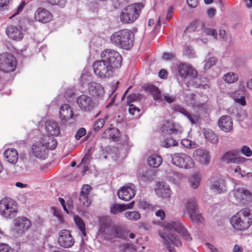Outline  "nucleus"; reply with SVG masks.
I'll return each instance as SVG.
<instances>
[{
	"label": "nucleus",
	"mask_w": 252,
	"mask_h": 252,
	"mask_svg": "<svg viewBox=\"0 0 252 252\" xmlns=\"http://www.w3.org/2000/svg\"><path fill=\"white\" fill-rule=\"evenodd\" d=\"M176 233L181 234L187 241H190L192 238L180 220L172 221L164 224L163 231H159L158 235L162 239L163 245L170 252H176L170 244L176 247L182 245L181 241Z\"/></svg>",
	"instance_id": "nucleus-1"
},
{
	"label": "nucleus",
	"mask_w": 252,
	"mask_h": 252,
	"mask_svg": "<svg viewBox=\"0 0 252 252\" xmlns=\"http://www.w3.org/2000/svg\"><path fill=\"white\" fill-rule=\"evenodd\" d=\"M232 227L238 231H244L252 224V211L246 208L233 216L230 220Z\"/></svg>",
	"instance_id": "nucleus-2"
},
{
	"label": "nucleus",
	"mask_w": 252,
	"mask_h": 252,
	"mask_svg": "<svg viewBox=\"0 0 252 252\" xmlns=\"http://www.w3.org/2000/svg\"><path fill=\"white\" fill-rule=\"evenodd\" d=\"M110 40L116 46L127 50L133 45V34L130 30L125 29L114 32Z\"/></svg>",
	"instance_id": "nucleus-3"
},
{
	"label": "nucleus",
	"mask_w": 252,
	"mask_h": 252,
	"mask_svg": "<svg viewBox=\"0 0 252 252\" xmlns=\"http://www.w3.org/2000/svg\"><path fill=\"white\" fill-rule=\"evenodd\" d=\"M113 220L109 216H102L99 218V229L97 235L104 240H109L113 238Z\"/></svg>",
	"instance_id": "nucleus-4"
},
{
	"label": "nucleus",
	"mask_w": 252,
	"mask_h": 252,
	"mask_svg": "<svg viewBox=\"0 0 252 252\" xmlns=\"http://www.w3.org/2000/svg\"><path fill=\"white\" fill-rule=\"evenodd\" d=\"M142 5L139 3H134L127 6L122 9L120 18L124 24H130L134 22L139 16Z\"/></svg>",
	"instance_id": "nucleus-5"
},
{
	"label": "nucleus",
	"mask_w": 252,
	"mask_h": 252,
	"mask_svg": "<svg viewBox=\"0 0 252 252\" xmlns=\"http://www.w3.org/2000/svg\"><path fill=\"white\" fill-rule=\"evenodd\" d=\"M101 58L106 61L114 71L121 66L122 58L118 52L108 49L104 50L101 52Z\"/></svg>",
	"instance_id": "nucleus-6"
},
{
	"label": "nucleus",
	"mask_w": 252,
	"mask_h": 252,
	"mask_svg": "<svg viewBox=\"0 0 252 252\" xmlns=\"http://www.w3.org/2000/svg\"><path fill=\"white\" fill-rule=\"evenodd\" d=\"M93 69L95 74L101 78L110 77L114 71L104 59L95 61Z\"/></svg>",
	"instance_id": "nucleus-7"
},
{
	"label": "nucleus",
	"mask_w": 252,
	"mask_h": 252,
	"mask_svg": "<svg viewBox=\"0 0 252 252\" xmlns=\"http://www.w3.org/2000/svg\"><path fill=\"white\" fill-rule=\"evenodd\" d=\"M172 163L180 168L186 169L190 168L193 166L192 159L188 155L184 153H176L171 156Z\"/></svg>",
	"instance_id": "nucleus-8"
},
{
	"label": "nucleus",
	"mask_w": 252,
	"mask_h": 252,
	"mask_svg": "<svg viewBox=\"0 0 252 252\" xmlns=\"http://www.w3.org/2000/svg\"><path fill=\"white\" fill-rule=\"evenodd\" d=\"M0 69L4 72L13 71L16 66L15 58L11 54L2 56L0 58Z\"/></svg>",
	"instance_id": "nucleus-9"
},
{
	"label": "nucleus",
	"mask_w": 252,
	"mask_h": 252,
	"mask_svg": "<svg viewBox=\"0 0 252 252\" xmlns=\"http://www.w3.org/2000/svg\"><path fill=\"white\" fill-rule=\"evenodd\" d=\"M187 214L190 220L193 223L198 225L204 224L205 220L200 212L197 206H187L184 211V215Z\"/></svg>",
	"instance_id": "nucleus-10"
},
{
	"label": "nucleus",
	"mask_w": 252,
	"mask_h": 252,
	"mask_svg": "<svg viewBox=\"0 0 252 252\" xmlns=\"http://www.w3.org/2000/svg\"><path fill=\"white\" fill-rule=\"evenodd\" d=\"M32 152L35 157L40 159H45L48 157V149L46 144H44L41 139L32 146Z\"/></svg>",
	"instance_id": "nucleus-11"
},
{
	"label": "nucleus",
	"mask_w": 252,
	"mask_h": 252,
	"mask_svg": "<svg viewBox=\"0 0 252 252\" xmlns=\"http://www.w3.org/2000/svg\"><path fill=\"white\" fill-rule=\"evenodd\" d=\"M232 192L236 200L240 203L245 204L249 202L251 199V192L244 187H236Z\"/></svg>",
	"instance_id": "nucleus-12"
},
{
	"label": "nucleus",
	"mask_w": 252,
	"mask_h": 252,
	"mask_svg": "<svg viewBox=\"0 0 252 252\" xmlns=\"http://www.w3.org/2000/svg\"><path fill=\"white\" fill-rule=\"evenodd\" d=\"M59 234L58 243L60 246L67 248L73 245L74 240L69 230H62L59 232Z\"/></svg>",
	"instance_id": "nucleus-13"
},
{
	"label": "nucleus",
	"mask_w": 252,
	"mask_h": 252,
	"mask_svg": "<svg viewBox=\"0 0 252 252\" xmlns=\"http://www.w3.org/2000/svg\"><path fill=\"white\" fill-rule=\"evenodd\" d=\"M118 195L122 200H130L135 195V187L133 184H127L118 190Z\"/></svg>",
	"instance_id": "nucleus-14"
},
{
	"label": "nucleus",
	"mask_w": 252,
	"mask_h": 252,
	"mask_svg": "<svg viewBox=\"0 0 252 252\" xmlns=\"http://www.w3.org/2000/svg\"><path fill=\"white\" fill-rule=\"evenodd\" d=\"M77 103L80 108L85 111H91L97 106L90 96L85 94L78 97Z\"/></svg>",
	"instance_id": "nucleus-15"
},
{
	"label": "nucleus",
	"mask_w": 252,
	"mask_h": 252,
	"mask_svg": "<svg viewBox=\"0 0 252 252\" xmlns=\"http://www.w3.org/2000/svg\"><path fill=\"white\" fill-rule=\"evenodd\" d=\"M179 75L183 78L196 80L197 71L191 67L186 64L180 63L178 66Z\"/></svg>",
	"instance_id": "nucleus-16"
},
{
	"label": "nucleus",
	"mask_w": 252,
	"mask_h": 252,
	"mask_svg": "<svg viewBox=\"0 0 252 252\" xmlns=\"http://www.w3.org/2000/svg\"><path fill=\"white\" fill-rule=\"evenodd\" d=\"M31 225V222L30 220L24 217L18 218L14 221L15 229L19 235L28 230Z\"/></svg>",
	"instance_id": "nucleus-17"
},
{
	"label": "nucleus",
	"mask_w": 252,
	"mask_h": 252,
	"mask_svg": "<svg viewBox=\"0 0 252 252\" xmlns=\"http://www.w3.org/2000/svg\"><path fill=\"white\" fill-rule=\"evenodd\" d=\"M34 18L38 22L46 23L50 22L52 19L51 13L44 8H38L34 13Z\"/></svg>",
	"instance_id": "nucleus-18"
},
{
	"label": "nucleus",
	"mask_w": 252,
	"mask_h": 252,
	"mask_svg": "<svg viewBox=\"0 0 252 252\" xmlns=\"http://www.w3.org/2000/svg\"><path fill=\"white\" fill-rule=\"evenodd\" d=\"M155 191L156 194L162 198H169L171 195V189L169 186L164 182H158L156 184Z\"/></svg>",
	"instance_id": "nucleus-19"
},
{
	"label": "nucleus",
	"mask_w": 252,
	"mask_h": 252,
	"mask_svg": "<svg viewBox=\"0 0 252 252\" xmlns=\"http://www.w3.org/2000/svg\"><path fill=\"white\" fill-rule=\"evenodd\" d=\"M7 35L13 40H18L22 39L23 34L21 27L9 26L6 30Z\"/></svg>",
	"instance_id": "nucleus-20"
},
{
	"label": "nucleus",
	"mask_w": 252,
	"mask_h": 252,
	"mask_svg": "<svg viewBox=\"0 0 252 252\" xmlns=\"http://www.w3.org/2000/svg\"><path fill=\"white\" fill-rule=\"evenodd\" d=\"M195 159L201 164H208L210 162L209 152L204 149H197L193 153Z\"/></svg>",
	"instance_id": "nucleus-21"
},
{
	"label": "nucleus",
	"mask_w": 252,
	"mask_h": 252,
	"mask_svg": "<svg viewBox=\"0 0 252 252\" xmlns=\"http://www.w3.org/2000/svg\"><path fill=\"white\" fill-rule=\"evenodd\" d=\"M240 84L241 87L234 92L233 95L234 100L236 103L242 106H245L246 105V101L245 94L246 90L244 83L240 82Z\"/></svg>",
	"instance_id": "nucleus-22"
},
{
	"label": "nucleus",
	"mask_w": 252,
	"mask_h": 252,
	"mask_svg": "<svg viewBox=\"0 0 252 252\" xmlns=\"http://www.w3.org/2000/svg\"><path fill=\"white\" fill-rule=\"evenodd\" d=\"M218 125L222 131L226 132H229L232 129V120L229 116H222L218 121Z\"/></svg>",
	"instance_id": "nucleus-23"
},
{
	"label": "nucleus",
	"mask_w": 252,
	"mask_h": 252,
	"mask_svg": "<svg viewBox=\"0 0 252 252\" xmlns=\"http://www.w3.org/2000/svg\"><path fill=\"white\" fill-rule=\"evenodd\" d=\"M92 189V187L88 185H84L80 192L79 201L80 205H91L92 200L89 197V193Z\"/></svg>",
	"instance_id": "nucleus-24"
},
{
	"label": "nucleus",
	"mask_w": 252,
	"mask_h": 252,
	"mask_svg": "<svg viewBox=\"0 0 252 252\" xmlns=\"http://www.w3.org/2000/svg\"><path fill=\"white\" fill-rule=\"evenodd\" d=\"M174 110L175 112L180 113L186 116L192 124H196L198 122L199 120L198 116L191 114L180 105H175L174 107Z\"/></svg>",
	"instance_id": "nucleus-25"
},
{
	"label": "nucleus",
	"mask_w": 252,
	"mask_h": 252,
	"mask_svg": "<svg viewBox=\"0 0 252 252\" xmlns=\"http://www.w3.org/2000/svg\"><path fill=\"white\" fill-rule=\"evenodd\" d=\"M174 110L175 112L180 113L186 116L192 124H196L198 122L199 120L198 116L191 114L180 105H175L174 107Z\"/></svg>",
	"instance_id": "nucleus-26"
},
{
	"label": "nucleus",
	"mask_w": 252,
	"mask_h": 252,
	"mask_svg": "<svg viewBox=\"0 0 252 252\" xmlns=\"http://www.w3.org/2000/svg\"><path fill=\"white\" fill-rule=\"evenodd\" d=\"M174 110L175 112L180 113L186 116L192 124H196L198 122L199 120L198 116L191 114L180 105H175L174 107Z\"/></svg>",
	"instance_id": "nucleus-27"
},
{
	"label": "nucleus",
	"mask_w": 252,
	"mask_h": 252,
	"mask_svg": "<svg viewBox=\"0 0 252 252\" xmlns=\"http://www.w3.org/2000/svg\"><path fill=\"white\" fill-rule=\"evenodd\" d=\"M174 110L175 112L180 113L186 116L192 124H196L198 122L199 120L198 116L191 114L180 105H175L174 107Z\"/></svg>",
	"instance_id": "nucleus-28"
},
{
	"label": "nucleus",
	"mask_w": 252,
	"mask_h": 252,
	"mask_svg": "<svg viewBox=\"0 0 252 252\" xmlns=\"http://www.w3.org/2000/svg\"><path fill=\"white\" fill-rule=\"evenodd\" d=\"M0 206V214L6 218H13L17 214V206Z\"/></svg>",
	"instance_id": "nucleus-29"
},
{
	"label": "nucleus",
	"mask_w": 252,
	"mask_h": 252,
	"mask_svg": "<svg viewBox=\"0 0 252 252\" xmlns=\"http://www.w3.org/2000/svg\"><path fill=\"white\" fill-rule=\"evenodd\" d=\"M45 126L46 131L51 135L56 136L60 133V127L58 123L55 121H47Z\"/></svg>",
	"instance_id": "nucleus-30"
},
{
	"label": "nucleus",
	"mask_w": 252,
	"mask_h": 252,
	"mask_svg": "<svg viewBox=\"0 0 252 252\" xmlns=\"http://www.w3.org/2000/svg\"><path fill=\"white\" fill-rule=\"evenodd\" d=\"M59 115L62 121H66L72 118L73 111L68 104H64L60 107Z\"/></svg>",
	"instance_id": "nucleus-31"
},
{
	"label": "nucleus",
	"mask_w": 252,
	"mask_h": 252,
	"mask_svg": "<svg viewBox=\"0 0 252 252\" xmlns=\"http://www.w3.org/2000/svg\"><path fill=\"white\" fill-rule=\"evenodd\" d=\"M145 91L150 93L154 99L157 101H162V95L159 89L155 85H147L144 87Z\"/></svg>",
	"instance_id": "nucleus-32"
},
{
	"label": "nucleus",
	"mask_w": 252,
	"mask_h": 252,
	"mask_svg": "<svg viewBox=\"0 0 252 252\" xmlns=\"http://www.w3.org/2000/svg\"><path fill=\"white\" fill-rule=\"evenodd\" d=\"M3 155L5 159L12 164L16 163L18 159V152L16 149L13 148L6 150Z\"/></svg>",
	"instance_id": "nucleus-33"
},
{
	"label": "nucleus",
	"mask_w": 252,
	"mask_h": 252,
	"mask_svg": "<svg viewBox=\"0 0 252 252\" xmlns=\"http://www.w3.org/2000/svg\"><path fill=\"white\" fill-rule=\"evenodd\" d=\"M89 91L90 94L94 96H100L104 92L102 86L95 83H92L89 85Z\"/></svg>",
	"instance_id": "nucleus-34"
},
{
	"label": "nucleus",
	"mask_w": 252,
	"mask_h": 252,
	"mask_svg": "<svg viewBox=\"0 0 252 252\" xmlns=\"http://www.w3.org/2000/svg\"><path fill=\"white\" fill-rule=\"evenodd\" d=\"M211 189L217 193L223 192L226 190L224 181L221 179H218L212 184Z\"/></svg>",
	"instance_id": "nucleus-35"
},
{
	"label": "nucleus",
	"mask_w": 252,
	"mask_h": 252,
	"mask_svg": "<svg viewBox=\"0 0 252 252\" xmlns=\"http://www.w3.org/2000/svg\"><path fill=\"white\" fill-rule=\"evenodd\" d=\"M222 160L227 163H239L241 162L240 158L236 157L231 152L226 153L222 158Z\"/></svg>",
	"instance_id": "nucleus-36"
},
{
	"label": "nucleus",
	"mask_w": 252,
	"mask_h": 252,
	"mask_svg": "<svg viewBox=\"0 0 252 252\" xmlns=\"http://www.w3.org/2000/svg\"><path fill=\"white\" fill-rule=\"evenodd\" d=\"M162 162V158L158 155H152L148 159V163L150 166L153 168L158 167Z\"/></svg>",
	"instance_id": "nucleus-37"
},
{
	"label": "nucleus",
	"mask_w": 252,
	"mask_h": 252,
	"mask_svg": "<svg viewBox=\"0 0 252 252\" xmlns=\"http://www.w3.org/2000/svg\"><path fill=\"white\" fill-rule=\"evenodd\" d=\"M204 135L206 140L213 144H217L218 142V137L214 132L210 129H204Z\"/></svg>",
	"instance_id": "nucleus-38"
},
{
	"label": "nucleus",
	"mask_w": 252,
	"mask_h": 252,
	"mask_svg": "<svg viewBox=\"0 0 252 252\" xmlns=\"http://www.w3.org/2000/svg\"><path fill=\"white\" fill-rule=\"evenodd\" d=\"M74 221L81 232L82 236L85 237L86 236V226L83 220L79 217L76 216L74 217Z\"/></svg>",
	"instance_id": "nucleus-39"
},
{
	"label": "nucleus",
	"mask_w": 252,
	"mask_h": 252,
	"mask_svg": "<svg viewBox=\"0 0 252 252\" xmlns=\"http://www.w3.org/2000/svg\"><path fill=\"white\" fill-rule=\"evenodd\" d=\"M183 177L182 174L175 171H171L168 173V180L173 184H178L180 179Z\"/></svg>",
	"instance_id": "nucleus-40"
},
{
	"label": "nucleus",
	"mask_w": 252,
	"mask_h": 252,
	"mask_svg": "<svg viewBox=\"0 0 252 252\" xmlns=\"http://www.w3.org/2000/svg\"><path fill=\"white\" fill-rule=\"evenodd\" d=\"M41 140L44 144H46L48 149L53 150L57 145V142L53 137L45 136L44 138H42Z\"/></svg>",
	"instance_id": "nucleus-41"
},
{
	"label": "nucleus",
	"mask_w": 252,
	"mask_h": 252,
	"mask_svg": "<svg viewBox=\"0 0 252 252\" xmlns=\"http://www.w3.org/2000/svg\"><path fill=\"white\" fill-rule=\"evenodd\" d=\"M113 238H124L125 236V228L122 226L113 225Z\"/></svg>",
	"instance_id": "nucleus-42"
},
{
	"label": "nucleus",
	"mask_w": 252,
	"mask_h": 252,
	"mask_svg": "<svg viewBox=\"0 0 252 252\" xmlns=\"http://www.w3.org/2000/svg\"><path fill=\"white\" fill-rule=\"evenodd\" d=\"M201 180L200 176L198 174L192 175L189 179L190 186L194 189H196L199 185Z\"/></svg>",
	"instance_id": "nucleus-43"
},
{
	"label": "nucleus",
	"mask_w": 252,
	"mask_h": 252,
	"mask_svg": "<svg viewBox=\"0 0 252 252\" xmlns=\"http://www.w3.org/2000/svg\"><path fill=\"white\" fill-rule=\"evenodd\" d=\"M172 123L168 121H165L161 125L160 130L165 135L171 134Z\"/></svg>",
	"instance_id": "nucleus-44"
},
{
	"label": "nucleus",
	"mask_w": 252,
	"mask_h": 252,
	"mask_svg": "<svg viewBox=\"0 0 252 252\" xmlns=\"http://www.w3.org/2000/svg\"><path fill=\"white\" fill-rule=\"evenodd\" d=\"M132 206H112L110 208V211L112 214H116L122 212L125 210L132 208Z\"/></svg>",
	"instance_id": "nucleus-45"
},
{
	"label": "nucleus",
	"mask_w": 252,
	"mask_h": 252,
	"mask_svg": "<svg viewBox=\"0 0 252 252\" xmlns=\"http://www.w3.org/2000/svg\"><path fill=\"white\" fill-rule=\"evenodd\" d=\"M238 79V76L233 72H229L223 76V80L228 83H233Z\"/></svg>",
	"instance_id": "nucleus-46"
},
{
	"label": "nucleus",
	"mask_w": 252,
	"mask_h": 252,
	"mask_svg": "<svg viewBox=\"0 0 252 252\" xmlns=\"http://www.w3.org/2000/svg\"><path fill=\"white\" fill-rule=\"evenodd\" d=\"M125 217L131 220H137L140 218V214L137 211H128L125 213Z\"/></svg>",
	"instance_id": "nucleus-47"
},
{
	"label": "nucleus",
	"mask_w": 252,
	"mask_h": 252,
	"mask_svg": "<svg viewBox=\"0 0 252 252\" xmlns=\"http://www.w3.org/2000/svg\"><path fill=\"white\" fill-rule=\"evenodd\" d=\"M161 144L163 147L169 148L171 146H176L178 144V142L173 138L169 137L164 139Z\"/></svg>",
	"instance_id": "nucleus-48"
},
{
	"label": "nucleus",
	"mask_w": 252,
	"mask_h": 252,
	"mask_svg": "<svg viewBox=\"0 0 252 252\" xmlns=\"http://www.w3.org/2000/svg\"><path fill=\"white\" fill-rule=\"evenodd\" d=\"M105 121L103 119H99L94 124V129L95 131H98L102 128L104 125Z\"/></svg>",
	"instance_id": "nucleus-49"
},
{
	"label": "nucleus",
	"mask_w": 252,
	"mask_h": 252,
	"mask_svg": "<svg viewBox=\"0 0 252 252\" xmlns=\"http://www.w3.org/2000/svg\"><path fill=\"white\" fill-rule=\"evenodd\" d=\"M171 134H180L183 132L182 127L179 125L172 124L171 129Z\"/></svg>",
	"instance_id": "nucleus-50"
},
{
	"label": "nucleus",
	"mask_w": 252,
	"mask_h": 252,
	"mask_svg": "<svg viewBox=\"0 0 252 252\" xmlns=\"http://www.w3.org/2000/svg\"><path fill=\"white\" fill-rule=\"evenodd\" d=\"M236 116L238 120L243 121L247 117V114L246 110H240L239 111L238 110H237Z\"/></svg>",
	"instance_id": "nucleus-51"
},
{
	"label": "nucleus",
	"mask_w": 252,
	"mask_h": 252,
	"mask_svg": "<svg viewBox=\"0 0 252 252\" xmlns=\"http://www.w3.org/2000/svg\"><path fill=\"white\" fill-rule=\"evenodd\" d=\"M216 59L214 57L210 58L204 64V69H209L211 66L216 64Z\"/></svg>",
	"instance_id": "nucleus-52"
},
{
	"label": "nucleus",
	"mask_w": 252,
	"mask_h": 252,
	"mask_svg": "<svg viewBox=\"0 0 252 252\" xmlns=\"http://www.w3.org/2000/svg\"><path fill=\"white\" fill-rule=\"evenodd\" d=\"M91 149H90L87 153H86L84 157V158H82L81 160V163L85 164V166H86V164H88V163L90 162L91 158Z\"/></svg>",
	"instance_id": "nucleus-53"
},
{
	"label": "nucleus",
	"mask_w": 252,
	"mask_h": 252,
	"mask_svg": "<svg viewBox=\"0 0 252 252\" xmlns=\"http://www.w3.org/2000/svg\"><path fill=\"white\" fill-rule=\"evenodd\" d=\"M204 32L207 35L212 36L215 39H217L218 33L215 29L210 28L204 29Z\"/></svg>",
	"instance_id": "nucleus-54"
},
{
	"label": "nucleus",
	"mask_w": 252,
	"mask_h": 252,
	"mask_svg": "<svg viewBox=\"0 0 252 252\" xmlns=\"http://www.w3.org/2000/svg\"><path fill=\"white\" fill-rule=\"evenodd\" d=\"M129 108L128 109V111L130 114L132 115H136V116H139V113L140 112V109L134 106L133 104H129Z\"/></svg>",
	"instance_id": "nucleus-55"
},
{
	"label": "nucleus",
	"mask_w": 252,
	"mask_h": 252,
	"mask_svg": "<svg viewBox=\"0 0 252 252\" xmlns=\"http://www.w3.org/2000/svg\"><path fill=\"white\" fill-rule=\"evenodd\" d=\"M176 96L170 95L167 94L162 95V101L164 100L168 103H171L176 100Z\"/></svg>",
	"instance_id": "nucleus-56"
},
{
	"label": "nucleus",
	"mask_w": 252,
	"mask_h": 252,
	"mask_svg": "<svg viewBox=\"0 0 252 252\" xmlns=\"http://www.w3.org/2000/svg\"><path fill=\"white\" fill-rule=\"evenodd\" d=\"M241 151L242 153L247 157H251L252 155V151L250 148L247 146H243L242 147Z\"/></svg>",
	"instance_id": "nucleus-57"
},
{
	"label": "nucleus",
	"mask_w": 252,
	"mask_h": 252,
	"mask_svg": "<svg viewBox=\"0 0 252 252\" xmlns=\"http://www.w3.org/2000/svg\"><path fill=\"white\" fill-rule=\"evenodd\" d=\"M0 252H13V249L5 243L0 244Z\"/></svg>",
	"instance_id": "nucleus-58"
},
{
	"label": "nucleus",
	"mask_w": 252,
	"mask_h": 252,
	"mask_svg": "<svg viewBox=\"0 0 252 252\" xmlns=\"http://www.w3.org/2000/svg\"><path fill=\"white\" fill-rule=\"evenodd\" d=\"M48 2L52 5H58L63 7L66 3V0H47Z\"/></svg>",
	"instance_id": "nucleus-59"
},
{
	"label": "nucleus",
	"mask_w": 252,
	"mask_h": 252,
	"mask_svg": "<svg viewBox=\"0 0 252 252\" xmlns=\"http://www.w3.org/2000/svg\"><path fill=\"white\" fill-rule=\"evenodd\" d=\"M14 201L11 198L6 197L0 200V205H14Z\"/></svg>",
	"instance_id": "nucleus-60"
},
{
	"label": "nucleus",
	"mask_w": 252,
	"mask_h": 252,
	"mask_svg": "<svg viewBox=\"0 0 252 252\" xmlns=\"http://www.w3.org/2000/svg\"><path fill=\"white\" fill-rule=\"evenodd\" d=\"M52 209L54 216L58 219L59 221L62 222L63 221V218L61 211L57 210L55 207H52Z\"/></svg>",
	"instance_id": "nucleus-61"
},
{
	"label": "nucleus",
	"mask_w": 252,
	"mask_h": 252,
	"mask_svg": "<svg viewBox=\"0 0 252 252\" xmlns=\"http://www.w3.org/2000/svg\"><path fill=\"white\" fill-rule=\"evenodd\" d=\"M8 0H0V11H3L8 9Z\"/></svg>",
	"instance_id": "nucleus-62"
},
{
	"label": "nucleus",
	"mask_w": 252,
	"mask_h": 252,
	"mask_svg": "<svg viewBox=\"0 0 252 252\" xmlns=\"http://www.w3.org/2000/svg\"><path fill=\"white\" fill-rule=\"evenodd\" d=\"M181 144L185 147L188 148H192V145L194 144L192 143L191 140L188 139H184L181 141Z\"/></svg>",
	"instance_id": "nucleus-63"
},
{
	"label": "nucleus",
	"mask_w": 252,
	"mask_h": 252,
	"mask_svg": "<svg viewBox=\"0 0 252 252\" xmlns=\"http://www.w3.org/2000/svg\"><path fill=\"white\" fill-rule=\"evenodd\" d=\"M86 133V130L84 128H80L78 131L77 132V133L75 135V138L77 140L80 139L82 136L85 135Z\"/></svg>",
	"instance_id": "nucleus-64"
}]
</instances>
